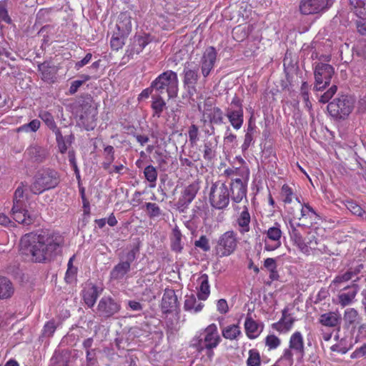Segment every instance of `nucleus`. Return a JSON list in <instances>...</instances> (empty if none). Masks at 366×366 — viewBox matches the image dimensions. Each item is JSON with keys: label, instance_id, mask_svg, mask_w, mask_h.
Returning a JSON list of instances; mask_svg holds the SVG:
<instances>
[{"label": "nucleus", "instance_id": "f257e3e1", "mask_svg": "<svg viewBox=\"0 0 366 366\" xmlns=\"http://www.w3.org/2000/svg\"><path fill=\"white\" fill-rule=\"evenodd\" d=\"M63 238L59 234L41 231L25 234L21 239L20 251L35 262L50 261L60 251Z\"/></svg>", "mask_w": 366, "mask_h": 366}, {"label": "nucleus", "instance_id": "f03ea898", "mask_svg": "<svg viewBox=\"0 0 366 366\" xmlns=\"http://www.w3.org/2000/svg\"><path fill=\"white\" fill-rule=\"evenodd\" d=\"M178 77L176 72L167 70L159 74L151 84L152 90L156 94L167 93L169 99L175 98L178 94Z\"/></svg>", "mask_w": 366, "mask_h": 366}, {"label": "nucleus", "instance_id": "7ed1b4c3", "mask_svg": "<svg viewBox=\"0 0 366 366\" xmlns=\"http://www.w3.org/2000/svg\"><path fill=\"white\" fill-rule=\"evenodd\" d=\"M59 183V176L56 171L49 168L42 169L34 175L29 189L33 194H39L56 187Z\"/></svg>", "mask_w": 366, "mask_h": 366}, {"label": "nucleus", "instance_id": "20e7f679", "mask_svg": "<svg viewBox=\"0 0 366 366\" xmlns=\"http://www.w3.org/2000/svg\"><path fill=\"white\" fill-rule=\"evenodd\" d=\"M355 100L348 94H338L327 105L329 114L335 119H345L352 112Z\"/></svg>", "mask_w": 366, "mask_h": 366}, {"label": "nucleus", "instance_id": "39448f33", "mask_svg": "<svg viewBox=\"0 0 366 366\" xmlns=\"http://www.w3.org/2000/svg\"><path fill=\"white\" fill-rule=\"evenodd\" d=\"M290 236L294 245H295L302 253L306 255L311 254L312 251L317 249V241L316 237L314 234H309L307 237L304 238L291 221L290 222Z\"/></svg>", "mask_w": 366, "mask_h": 366}, {"label": "nucleus", "instance_id": "423d86ee", "mask_svg": "<svg viewBox=\"0 0 366 366\" xmlns=\"http://www.w3.org/2000/svg\"><path fill=\"white\" fill-rule=\"evenodd\" d=\"M230 193L225 183H212L209 199L212 207L217 209H225L229 203Z\"/></svg>", "mask_w": 366, "mask_h": 366}, {"label": "nucleus", "instance_id": "0eeeda50", "mask_svg": "<svg viewBox=\"0 0 366 366\" xmlns=\"http://www.w3.org/2000/svg\"><path fill=\"white\" fill-rule=\"evenodd\" d=\"M121 308V303L118 300L111 296H104L98 302L96 314L102 319L108 320L117 315Z\"/></svg>", "mask_w": 366, "mask_h": 366}, {"label": "nucleus", "instance_id": "6e6552de", "mask_svg": "<svg viewBox=\"0 0 366 366\" xmlns=\"http://www.w3.org/2000/svg\"><path fill=\"white\" fill-rule=\"evenodd\" d=\"M139 252V246L137 244L124 257H121L122 261L115 265L110 272L111 278L113 280L122 279L130 271L131 264L135 260Z\"/></svg>", "mask_w": 366, "mask_h": 366}, {"label": "nucleus", "instance_id": "1a4fd4ad", "mask_svg": "<svg viewBox=\"0 0 366 366\" xmlns=\"http://www.w3.org/2000/svg\"><path fill=\"white\" fill-rule=\"evenodd\" d=\"M293 354L297 355L300 360L305 355L303 337L300 332H295L292 335L290 339L289 348L285 350L281 360H285L288 361L290 365H292L294 362Z\"/></svg>", "mask_w": 366, "mask_h": 366}, {"label": "nucleus", "instance_id": "9d476101", "mask_svg": "<svg viewBox=\"0 0 366 366\" xmlns=\"http://www.w3.org/2000/svg\"><path fill=\"white\" fill-rule=\"evenodd\" d=\"M334 74V68L330 64L322 62L317 63L314 71L315 79V90L322 91L328 86Z\"/></svg>", "mask_w": 366, "mask_h": 366}, {"label": "nucleus", "instance_id": "9b49d317", "mask_svg": "<svg viewBox=\"0 0 366 366\" xmlns=\"http://www.w3.org/2000/svg\"><path fill=\"white\" fill-rule=\"evenodd\" d=\"M226 117L234 129H239L244 122V112L242 99L235 95L226 109Z\"/></svg>", "mask_w": 366, "mask_h": 366}, {"label": "nucleus", "instance_id": "f8f14e48", "mask_svg": "<svg viewBox=\"0 0 366 366\" xmlns=\"http://www.w3.org/2000/svg\"><path fill=\"white\" fill-rule=\"evenodd\" d=\"M237 246V234L234 231H227L217 240L216 254L219 257H227L232 254Z\"/></svg>", "mask_w": 366, "mask_h": 366}, {"label": "nucleus", "instance_id": "ddd939ff", "mask_svg": "<svg viewBox=\"0 0 366 366\" xmlns=\"http://www.w3.org/2000/svg\"><path fill=\"white\" fill-rule=\"evenodd\" d=\"M200 187L199 182L194 181L182 190L181 195L175 204L179 212H185L188 209L189 205L194 199Z\"/></svg>", "mask_w": 366, "mask_h": 366}, {"label": "nucleus", "instance_id": "4468645a", "mask_svg": "<svg viewBox=\"0 0 366 366\" xmlns=\"http://www.w3.org/2000/svg\"><path fill=\"white\" fill-rule=\"evenodd\" d=\"M332 0H301L300 11L304 15L322 12L330 8Z\"/></svg>", "mask_w": 366, "mask_h": 366}, {"label": "nucleus", "instance_id": "2eb2a0df", "mask_svg": "<svg viewBox=\"0 0 366 366\" xmlns=\"http://www.w3.org/2000/svg\"><path fill=\"white\" fill-rule=\"evenodd\" d=\"M26 207L24 199H13L11 214L14 219L18 223L29 225L34 222V217L29 214Z\"/></svg>", "mask_w": 366, "mask_h": 366}, {"label": "nucleus", "instance_id": "dca6fc26", "mask_svg": "<svg viewBox=\"0 0 366 366\" xmlns=\"http://www.w3.org/2000/svg\"><path fill=\"white\" fill-rule=\"evenodd\" d=\"M217 51L214 46L205 49L200 59L201 71L204 77H207L214 68L217 60Z\"/></svg>", "mask_w": 366, "mask_h": 366}, {"label": "nucleus", "instance_id": "f3484780", "mask_svg": "<svg viewBox=\"0 0 366 366\" xmlns=\"http://www.w3.org/2000/svg\"><path fill=\"white\" fill-rule=\"evenodd\" d=\"M229 193L232 200L235 203H239L247 196V183L241 179L237 178L230 184Z\"/></svg>", "mask_w": 366, "mask_h": 366}, {"label": "nucleus", "instance_id": "a211bd4d", "mask_svg": "<svg viewBox=\"0 0 366 366\" xmlns=\"http://www.w3.org/2000/svg\"><path fill=\"white\" fill-rule=\"evenodd\" d=\"M149 42V35L134 36L132 45L129 46V48L126 51L125 56L128 57V59L133 58L134 54H139Z\"/></svg>", "mask_w": 366, "mask_h": 366}, {"label": "nucleus", "instance_id": "6ab92c4d", "mask_svg": "<svg viewBox=\"0 0 366 366\" xmlns=\"http://www.w3.org/2000/svg\"><path fill=\"white\" fill-rule=\"evenodd\" d=\"M103 289L89 283L82 290V297L86 305L92 308L95 305L98 297L102 294Z\"/></svg>", "mask_w": 366, "mask_h": 366}, {"label": "nucleus", "instance_id": "aec40b11", "mask_svg": "<svg viewBox=\"0 0 366 366\" xmlns=\"http://www.w3.org/2000/svg\"><path fill=\"white\" fill-rule=\"evenodd\" d=\"M282 237V231L278 223H275L274 226L269 227L267 231V237L272 241L273 244H269L265 240L264 249L267 251H274L281 245L280 238Z\"/></svg>", "mask_w": 366, "mask_h": 366}, {"label": "nucleus", "instance_id": "412c9836", "mask_svg": "<svg viewBox=\"0 0 366 366\" xmlns=\"http://www.w3.org/2000/svg\"><path fill=\"white\" fill-rule=\"evenodd\" d=\"M184 84L188 86H194L197 83L199 75V66L193 63L187 62L184 68Z\"/></svg>", "mask_w": 366, "mask_h": 366}, {"label": "nucleus", "instance_id": "4be33fe9", "mask_svg": "<svg viewBox=\"0 0 366 366\" xmlns=\"http://www.w3.org/2000/svg\"><path fill=\"white\" fill-rule=\"evenodd\" d=\"M25 156H26L30 161L34 163H41L48 157V151L37 144L31 145L25 152Z\"/></svg>", "mask_w": 366, "mask_h": 366}, {"label": "nucleus", "instance_id": "5701e85b", "mask_svg": "<svg viewBox=\"0 0 366 366\" xmlns=\"http://www.w3.org/2000/svg\"><path fill=\"white\" fill-rule=\"evenodd\" d=\"M177 307V297L173 290L167 289L164 290L161 308L164 314L172 312Z\"/></svg>", "mask_w": 366, "mask_h": 366}, {"label": "nucleus", "instance_id": "b1692460", "mask_svg": "<svg viewBox=\"0 0 366 366\" xmlns=\"http://www.w3.org/2000/svg\"><path fill=\"white\" fill-rule=\"evenodd\" d=\"M358 289V285L355 283L344 287L343 291L338 295L339 304L342 307L350 305L353 302Z\"/></svg>", "mask_w": 366, "mask_h": 366}, {"label": "nucleus", "instance_id": "393cba45", "mask_svg": "<svg viewBox=\"0 0 366 366\" xmlns=\"http://www.w3.org/2000/svg\"><path fill=\"white\" fill-rule=\"evenodd\" d=\"M38 70L41 72V79L44 81L54 82L57 73V68L49 61H44L38 65Z\"/></svg>", "mask_w": 366, "mask_h": 366}, {"label": "nucleus", "instance_id": "a878e982", "mask_svg": "<svg viewBox=\"0 0 366 366\" xmlns=\"http://www.w3.org/2000/svg\"><path fill=\"white\" fill-rule=\"evenodd\" d=\"M152 102L151 107L153 110V117H160L163 111L167 109L165 101L161 94H154L152 96Z\"/></svg>", "mask_w": 366, "mask_h": 366}, {"label": "nucleus", "instance_id": "bb28decb", "mask_svg": "<svg viewBox=\"0 0 366 366\" xmlns=\"http://www.w3.org/2000/svg\"><path fill=\"white\" fill-rule=\"evenodd\" d=\"M14 292L11 282L6 277L0 276V300L10 298Z\"/></svg>", "mask_w": 366, "mask_h": 366}, {"label": "nucleus", "instance_id": "cd10ccee", "mask_svg": "<svg viewBox=\"0 0 366 366\" xmlns=\"http://www.w3.org/2000/svg\"><path fill=\"white\" fill-rule=\"evenodd\" d=\"M294 322L295 320L293 318H287V310L285 309L282 311V318L279 322L272 324V328L279 332H287L291 329Z\"/></svg>", "mask_w": 366, "mask_h": 366}, {"label": "nucleus", "instance_id": "c85d7f7f", "mask_svg": "<svg viewBox=\"0 0 366 366\" xmlns=\"http://www.w3.org/2000/svg\"><path fill=\"white\" fill-rule=\"evenodd\" d=\"M199 284V289L197 293L199 300H205L209 295V285L208 282V275L202 274L197 280Z\"/></svg>", "mask_w": 366, "mask_h": 366}, {"label": "nucleus", "instance_id": "c756f323", "mask_svg": "<svg viewBox=\"0 0 366 366\" xmlns=\"http://www.w3.org/2000/svg\"><path fill=\"white\" fill-rule=\"evenodd\" d=\"M250 214L246 206L244 207V210L240 213L237 218V224L240 227L239 232L242 234L249 231Z\"/></svg>", "mask_w": 366, "mask_h": 366}, {"label": "nucleus", "instance_id": "7c9ffc66", "mask_svg": "<svg viewBox=\"0 0 366 366\" xmlns=\"http://www.w3.org/2000/svg\"><path fill=\"white\" fill-rule=\"evenodd\" d=\"M320 322L324 326L335 327L340 325V318L335 312L325 313L320 316Z\"/></svg>", "mask_w": 366, "mask_h": 366}, {"label": "nucleus", "instance_id": "2f4dec72", "mask_svg": "<svg viewBox=\"0 0 366 366\" xmlns=\"http://www.w3.org/2000/svg\"><path fill=\"white\" fill-rule=\"evenodd\" d=\"M258 324L251 317H247L244 328L249 339H254L259 335L260 332L258 331Z\"/></svg>", "mask_w": 366, "mask_h": 366}, {"label": "nucleus", "instance_id": "473e14b6", "mask_svg": "<svg viewBox=\"0 0 366 366\" xmlns=\"http://www.w3.org/2000/svg\"><path fill=\"white\" fill-rule=\"evenodd\" d=\"M182 233L177 227L172 229L171 237V248L174 252H181L183 249L182 244Z\"/></svg>", "mask_w": 366, "mask_h": 366}, {"label": "nucleus", "instance_id": "72a5a7b5", "mask_svg": "<svg viewBox=\"0 0 366 366\" xmlns=\"http://www.w3.org/2000/svg\"><path fill=\"white\" fill-rule=\"evenodd\" d=\"M117 30L120 34L127 36L132 31V22L130 17L122 15L117 24Z\"/></svg>", "mask_w": 366, "mask_h": 366}, {"label": "nucleus", "instance_id": "f704fd0d", "mask_svg": "<svg viewBox=\"0 0 366 366\" xmlns=\"http://www.w3.org/2000/svg\"><path fill=\"white\" fill-rule=\"evenodd\" d=\"M354 277H355V272H352V269H350L344 274L336 276L335 279L332 280L330 285V287H332V286H334L335 288L339 287L342 284L352 280Z\"/></svg>", "mask_w": 366, "mask_h": 366}, {"label": "nucleus", "instance_id": "c9c22d12", "mask_svg": "<svg viewBox=\"0 0 366 366\" xmlns=\"http://www.w3.org/2000/svg\"><path fill=\"white\" fill-rule=\"evenodd\" d=\"M204 305L198 302L194 295L187 296L184 301V307L186 310H194L195 312H199L202 310Z\"/></svg>", "mask_w": 366, "mask_h": 366}, {"label": "nucleus", "instance_id": "e433bc0d", "mask_svg": "<svg viewBox=\"0 0 366 366\" xmlns=\"http://www.w3.org/2000/svg\"><path fill=\"white\" fill-rule=\"evenodd\" d=\"M355 13L361 19H366V0H350Z\"/></svg>", "mask_w": 366, "mask_h": 366}, {"label": "nucleus", "instance_id": "4c0bfd02", "mask_svg": "<svg viewBox=\"0 0 366 366\" xmlns=\"http://www.w3.org/2000/svg\"><path fill=\"white\" fill-rule=\"evenodd\" d=\"M208 118L211 124H221L224 122L223 112L219 107H213L208 114Z\"/></svg>", "mask_w": 366, "mask_h": 366}, {"label": "nucleus", "instance_id": "58836bf2", "mask_svg": "<svg viewBox=\"0 0 366 366\" xmlns=\"http://www.w3.org/2000/svg\"><path fill=\"white\" fill-rule=\"evenodd\" d=\"M104 152L105 161L102 163V167L105 170H109L112 163L114 161V149L111 145L104 146Z\"/></svg>", "mask_w": 366, "mask_h": 366}, {"label": "nucleus", "instance_id": "ea45409f", "mask_svg": "<svg viewBox=\"0 0 366 366\" xmlns=\"http://www.w3.org/2000/svg\"><path fill=\"white\" fill-rule=\"evenodd\" d=\"M39 117L44 121L46 126L53 131L54 133H55L56 130H59L56 127L53 116L49 112L46 111H41L39 113Z\"/></svg>", "mask_w": 366, "mask_h": 366}, {"label": "nucleus", "instance_id": "a19ab883", "mask_svg": "<svg viewBox=\"0 0 366 366\" xmlns=\"http://www.w3.org/2000/svg\"><path fill=\"white\" fill-rule=\"evenodd\" d=\"M241 334V331L237 325H232L227 327L222 330V335L224 338L234 340Z\"/></svg>", "mask_w": 366, "mask_h": 366}, {"label": "nucleus", "instance_id": "79ce46f5", "mask_svg": "<svg viewBox=\"0 0 366 366\" xmlns=\"http://www.w3.org/2000/svg\"><path fill=\"white\" fill-rule=\"evenodd\" d=\"M127 37L119 32L114 33L110 41L111 47L114 50H119L124 45Z\"/></svg>", "mask_w": 366, "mask_h": 366}, {"label": "nucleus", "instance_id": "37998d69", "mask_svg": "<svg viewBox=\"0 0 366 366\" xmlns=\"http://www.w3.org/2000/svg\"><path fill=\"white\" fill-rule=\"evenodd\" d=\"M344 319L350 325H353L355 323L359 324L360 322L359 314L357 311L353 308L347 309L345 312Z\"/></svg>", "mask_w": 366, "mask_h": 366}, {"label": "nucleus", "instance_id": "c03bdc74", "mask_svg": "<svg viewBox=\"0 0 366 366\" xmlns=\"http://www.w3.org/2000/svg\"><path fill=\"white\" fill-rule=\"evenodd\" d=\"M144 207L149 218H155L162 214V210L156 203L147 202Z\"/></svg>", "mask_w": 366, "mask_h": 366}, {"label": "nucleus", "instance_id": "a18cd8bd", "mask_svg": "<svg viewBox=\"0 0 366 366\" xmlns=\"http://www.w3.org/2000/svg\"><path fill=\"white\" fill-rule=\"evenodd\" d=\"M247 366H260L261 359L259 352L254 349L249 351V357L247 360Z\"/></svg>", "mask_w": 366, "mask_h": 366}, {"label": "nucleus", "instance_id": "49530a36", "mask_svg": "<svg viewBox=\"0 0 366 366\" xmlns=\"http://www.w3.org/2000/svg\"><path fill=\"white\" fill-rule=\"evenodd\" d=\"M347 209L354 215L362 217L365 213L363 209L352 200H347L345 203Z\"/></svg>", "mask_w": 366, "mask_h": 366}, {"label": "nucleus", "instance_id": "de8ad7c7", "mask_svg": "<svg viewBox=\"0 0 366 366\" xmlns=\"http://www.w3.org/2000/svg\"><path fill=\"white\" fill-rule=\"evenodd\" d=\"M204 338V342L205 343L206 349H214L219 343L221 338L220 336H210L209 335L205 334Z\"/></svg>", "mask_w": 366, "mask_h": 366}, {"label": "nucleus", "instance_id": "09e8293b", "mask_svg": "<svg viewBox=\"0 0 366 366\" xmlns=\"http://www.w3.org/2000/svg\"><path fill=\"white\" fill-rule=\"evenodd\" d=\"M54 134H55V136H56V142H57V146H58L59 151L61 154H64L66 152V150H67L69 144L66 142L65 138L62 135V134L60 132V130H56V132Z\"/></svg>", "mask_w": 366, "mask_h": 366}, {"label": "nucleus", "instance_id": "8fccbe9b", "mask_svg": "<svg viewBox=\"0 0 366 366\" xmlns=\"http://www.w3.org/2000/svg\"><path fill=\"white\" fill-rule=\"evenodd\" d=\"M144 174L146 179L150 183H155L157 179V171L152 165H149L145 167Z\"/></svg>", "mask_w": 366, "mask_h": 366}, {"label": "nucleus", "instance_id": "3c124183", "mask_svg": "<svg viewBox=\"0 0 366 366\" xmlns=\"http://www.w3.org/2000/svg\"><path fill=\"white\" fill-rule=\"evenodd\" d=\"M40 127V122L38 119H34L28 124H25L17 129V132H35Z\"/></svg>", "mask_w": 366, "mask_h": 366}, {"label": "nucleus", "instance_id": "603ef678", "mask_svg": "<svg viewBox=\"0 0 366 366\" xmlns=\"http://www.w3.org/2000/svg\"><path fill=\"white\" fill-rule=\"evenodd\" d=\"M204 159L208 161L212 160L215 157V150L213 147V143L211 142H206L204 144Z\"/></svg>", "mask_w": 366, "mask_h": 366}, {"label": "nucleus", "instance_id": "864d4df0", "mask_svg": "<svg viewBox=\"0 0 366 366\" xmlns=\"http://www.w3.org/2000/svg\"><path fill=\"white\" fill-rule=\"evenodd\" d=\"M51 366H69L68 357L62 354H55L51 359Z\"/></svg>", "mask_w": 366, "mask_h": 366}, {"label": "nucleus", "instance_id": "5fc2aeb1", "mask_svg": "<svg viewBox=\"0 0 366 366\" xmlns=\"http://www.w3.org/2000/svg\"><path fill=\"white\" fill-rule=\"evenodd\" d=\"M188 135L191 145H195L199 139L198 127L195 124H192L189 128Z\"/></svg>", "mask_w": 366, "mask_h": 366}, {"label": "nucleus", "instance_id": "6e6d98bb", "mask_svg": "<svg viewBox=\"0 0 366 366\" xmlns=\"http://www.w3.org/2000/svg\"><path fill=\"white\" fill-rule=\"evenodd\" d=\"M56 323L54 320L47 322L44 326L42 335L46 337H51L56 329Z\"/></svg>", "mask_w": 366, "mask_h": 366}, {"label": "nucleus", "instance_id": "4d7b16f0", "mask_svg": "<svg viewBox=\"0 0 366 366\" xmlns=\"http://www.w3.org/2000/svg\"><path fill=\"white\" fill-rule=\"evenodd\" d=\"M280 339L274 335H267L265 338V345L268 347L269 350L277 348L280 345Z\"/></svg>", "mask_w": 366, "mask_h": 366}, {"label": "nucleus", "instance_id": "13d9d810", "mask_svg": "<svg viewBox=\"0 0 366 366\" xmlns=\"http://www.w3.org/2000/svg\"><path fill=\"white\" fill-rule=\"evenodd\" d=\"M194 246L201 249L203 252H209L210 250L209 239L205 235H202L198 240H196Z\"/></svg>", "mask_w": 366, "mask_h": 366}, {"label": "nucleus", "instance_id": "bf43d9fd", "mask_svg": "<svg viewBox=\"0 0 366 366\" xmlns=\"http://www.w3.org/2000/svg\"><path fill=\"white\" fill-rule=\"evenodd\" d=\"M51 11V8L41 9L37 14L36 19L39 22H50L51 21L49 16Z\"/></svg>", "mask_w": 366, "mask_h": 366}, {"label": "nucleus", "instance_id": "052dcab7", "mask_svg": "<svg viewBox=\"0 0 366 366\" xmlns=\"http://www.w3.org/2000/svg\"><path fill=\"white\" fill-rule=\"evenodd\" d=\"M190 346L193 348H195L196 350L201 353L206 350L205 343L204 342V338L199 337H194L191 341Z\"/></svg>", "mask_w": 366, "mask_h": 366}, {"label": "nucleus", "instance_id": "680f3d73", "mask_svg": "<svg viewBox=\"0 0 366 366\" xmlns=\"http://www.w3.org/2000/svg\"><path fill=\"white\" fill-rule=\"evenodd\" d=\"M281 195L284 197L283 202L290 204L292 202V197L293 195L292 189L287 184L282 187Z\"/></svg>", "mask_w": 366, "mask_h": 366}, {"label": "nucleus", "instance_id": "e2e57ef3", "mask_svg": "<svg viewBox=\"0 0 366 366\" xmlns=\"http://www.w3.org/2000/svg\"><path fill=\"white\" fill-rule=\"evenodd\" d=\"M177 325V322H174L171 318L166 320L165 328L168 337L174 335L178 331Z\"/></svg>", "mask_w": 366, "mask_h": 366}, {"label": "nucleus", "instance_id": "0e129e2a", "mask_svg": "<svg viewBox=\"0 0 366 366\" xmlns=\"http://www.w3.org/2000/svg\"><path fill=\"white\" fill-rule=\"evenodd\" d=\"M337 87L336 85H332L327 92H325L320 98V102L322 103H327L337 92Z\"/></svg>", "mask_w": 366, "mask_h": 366}, {"label": "nucleus", "instance_id": "69168bd1", "mask_svg": "<svg viewBox=\"0 0 366 366\" xmlns=\"http://www.w3.org/2000/svg\"><path fill=\"white\" fill-rule=\"evenodd\" d=\"M86 366H94L97 363L95 350H88L86 352Z\"/></svg>", "mask_w": 366, "mask_h": 366}, {"label": "nucleus", "instance_id": "338daca9", "mask_svg": "<svg viewBox=\"0 0 366 366\" xmlns=\"http://www.w3.org/2000/svg\"><path fill=\"white\" fill-rule=\"evenodd\" d=\"M351 358H360L363 357L366 359V343H364L360 347H357L352 354Z\"/></svg>", "mask_w": 366, "mask_h": 366}, {"label": "nucleus", "instance_id": "774afa93", "mask_svg": "<svg viewBox=\"0 0 366 366\" xmlns=\"http://www.w3.org/2000/svg\"><path fill=\"white\" fill-rule=\"evenodd\" d=\"M301 215L302 217L308 216L310 218H312L313 216H317L313 208L307 204H305L304 207H302L301 209Z\"/></svg>", "mask_w": 366, "mask_h": 366}]
</instances>
